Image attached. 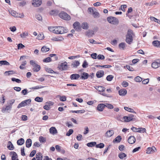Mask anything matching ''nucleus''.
Listing matches in <instances>:
<instances>
[{"label": "nucleus", "mask_w": 160, "mask_h": 160, "mask_svg": "<svg viewBox=\"0 0 160 160\" xmlns=\"http://www.w3.org/2000/svg\"><path fill=\"white\" fill-rule=\"evenodd\" d=\"M114 133V131L113 130H108L106 133V136L108 137H110Z\"/></svg>", "instance_id": "obj_19"}, {"label": "nucleus", "mask_w": 160, "mask_h": 160, "mask_svg": "<svg viewBox=\"0 0 160 160\" xmlns=\"http://www.w3.org/2000/svg\"><path fill=\"white\" fill-rule=\"evenodd\" d=\"M95 88L99 92H103L105 90V88L101 86H96Z\"/></svg>", "instance_id": "obj_23"}, {"label": "nucleus", "mask_w": 160, "mask_h": 160, "mask_svg": "<svg viewBox=\"0 0 160 160\" xmlns=\"http://www.w3.org/2000/svg\"><path fill=\"white\" fill-rule=\"evenodd\" d=\"M7 148L9 149L10 150H12L14 149V147L13 146L10 141L8 142Z\"/></svg>", "instance_id": "obj_29"}, {"label": "nucleus", "mask_w": 160, "mask_h": 160, "mask_svg": "<svg viewBox=\"0 0 160 160\" xmlns=\"http://www.w3.org/2000/svg\"><path fill=\"white\" fill-rule=\"evenodd\" d=\"M156 151V149L154 147H149L147 148L146 153L148 154H150L155 152Z\"/></svg>", "instance_id": "obj_10"}, {"label": "nucleus", "mask_w": 160, "mask_h": 160, "mask_svg": "<svg viewBox=\"0 0 160 160\" xmlns=\"http://www.w3.org/2000/svg\"><path fill=\"white\" fill-rule=\"evenodd\" d=\"M152 45L155 47L160 48V41L158 40L154 41L152 42Z\"/></svg>", "instance_id": "obj_22"}, {"label": "nucleus", "mask_w": 160, "mask_h": 160, "mask_svg": "<svg viewBox=\"0 0 160 160\" xmlns=\"http://www.w3.org/2000/svg\"><path fill=\"white\" fill-rule=\"evenodd\" d=\"M39 141L42 143L44 142H45V138H43L42 136H41L39 138Z\"/></svg>", "instance_id": "obj_64"}, {"label": "nucleus", "mask_w": 160, "mask_h": 160, "mask_svg": "<svg viewBox=\"0 0 160 160\" xmlns=\"http://www.w3.org/2000/svg\"><path fill=\"white\" fill-rule=\"evenodd\" d=\"M105 107V104H99L98 105L97 107V109L98 111L100 112L102 111Z\"/></svg>", "instance_id": "obj_12"}, {"label": "nucleus", "mask_w": 160, "mask_h": 160, "mask_svg": "<svg viewBox=\"0 0 160 160\" xmlns=\"http://www.w3.org/2000/svg\"><path fill=\"white\" fill-rule=\"evenodd\" d=\"M96 67L97 68L100 67L102 68H109L112 67V66L110 65H97L96 66Z\"/></svg>", "instance_id": "obj_44"}, {"label": "nucleus", "mask_w": 160, "mask_h": 160, "mask_svg": "<svg viewBox=\"0 0 160 160\" xmlns=\"http://www.w3.org/2000/svg\"><path fill=\"white\" fill-rule=\"evenodd\" d=\"M74 28L77 30H79L80 29V24L78 22H75L73 24Z\"/></svg>", "instance_id": "obj_14"}, {"label": "nucleus", "mask_w": 160, "mask_h": 160, "mask_svg": "<svg viewBox=\"0 0 160 160\" xmlns=\"http://www.w3.org/2000/svg\"><path fill=\"white\" fill-rule=\"evenodd\" d=\"M56 33L62 34L66 33L68 32V30L63 27H56Z\"/></svg>", "instance_id": "obj_3"}, {"label": "nucleus", "mask_w": 160, "mask_h": 160, "mask_svg": "<svg viewBox=\"0 0 160 160\" xmlns=\"http://www.w3.org/2000/svg\"><path fill=\"white\" fill-rule=\"evenodd\" d=\"M11 153L12 155V160H19L18 158V155L15 152H12Z\"/></svg>", "instance_id": "obj_20"}, {"label": "nucleus", "mask_w": 160, "mask_h": 160, "mask_svg": "<svg viewBox=\"0 0 160 160\" xmlns=\"http://www.w3.org/2000/svg\"><path fill=\"white\" fill-rule=\"evenodd\" d=\"M44 35L43 34H39L37 37V38L38 40H42L43 39Z\"/></svg>", "instance_id": "obj_55"}, {"label": "nucleus", "mask_w": 160, "mask_h": 160, "mask_svg": "<svg viewBox=\"0 0 160 160\" xmlns=\"http://www.w3.org/2000/svg\"><path fill=\"white\" fill-rule=\"evenodd\" d=\"M67 63L66 62L62 63L61 64L59 65L58 68L62 70H66L68 67Z\"/></svg>", "instance_id": "obj_8"}, {"label": "nucleus", "mask_w": 160, "mask_h": 160, "mask_svg": "<svg viewBox=\"0 0 160 160\" xmlns=\"http://www.w3.org/2000/svg\"><path fill=\"white\" fill-rule=\"evenodd\" d=\"M50 133L54 135L57 133V131L55 128L54 127H52L51 128L49 129Z\"/></svg>", "instance_id": "obj_17"}, {"label": "nucleus", "mask_w": 160, "mask_h": 160, "mask_svg": "<svg viewBox=\"0 0 160 160\" xmlns=\"http://www.w3.org/2000/svg\"><path fill=\"white\" fill-rule=\"evenodd\" d=\"M89 75L88 73L84 72L82 73L81 78L82 79H87Z\"/></svg>", "instance_id": "obj_26"}, {"label": "nucleus", "mask_w": 160, "mask_h": 160, "mask_svg": "<svg viewBox=\"0 0 160 160\" xmlns=\"http://www.w3.org/2000/svg\"><path fill=\"white\" fill-rule=\"evenodd\" d=\"M25 106V104L24 101H23L18 105L17 107V108H19Z\"/></svg>", "instance_id": "obj_50"}, {"label": "nucleus", "mask_w": 160, "mask_h": 160, "mask_svg": "<svg viewBox=\"0 0 160 160\" xmlns=\"http://www.w3.org/2000/svg\"><path fill=\"white\" fill-rule=\"evenodd\" d=\"M15 100L14 99L10 100L8 101V105L12 107V106Z\"/></svg>", "instance_id": "obj_58"}, {"label": "nucleus", "mask_w": 160, "mask_h": 160, "mask_svg": "<svg viewBox=\"0 0 160 160\" xmlns=\"http://www.w3.org/2000/svg\"><path fill=\"white\" fill-rule=\"evenodd\" d=\"M81 27L84 29H87L88 28V24L86 22L82 23L81 26Z\"/></svg>", "instance_id": "obj_27"}, {"label": "nucleus", "mask_w": 160, "mask_h": 160, "mask_svg": "<svg viewBox=\"0 0 160 160\" xmlns=\"http://www.w3.org/2000/svg\"><path fill=\"white\" fill-rule=\"evenodd\" d=\"M12 81H15L18 83H20L21 82V81L20 80L18 79H17L14 78H12Z\"/></svg>", "instance_id": "obj_62"}, {"label": "nucleus", "mask_w": 160, "mask_h": 160, "mask_svg": "<svg viewBox=\"0 0 160 160\" xmlns=\"http://www.w3.org/2000/svg\"><path fill=\"white\" fill-rule=\"evenodd\" d=\"M26 147L29 148L32 145V140L30 139H28L26 142Z\"/></svg>", "instance_id": "obj_25"}, {"label": "nucleus", "mask_w": 160, "mask_h": 160, "mask_svg": "<svg viewBox=\"0 0 160 160\" xmlns=\"http://www.w3.org/2000/svg\"><path fill=\"white\" fill-rule=\"evenodd\" d=\"M27 61H25L22 62L21 65L20 66L19 68L21 69H24V68L23 67V66H25L27 64Z\"/></svg>", "instance_id": "obj_46"}, {"label": "nucleus", "mask_w": 160, "mask_h": 160, "mask_svg": "<svg viewBox=\"0 0 160 160\" xmlns=\"http://www.w3.org/2000/svg\"><path fill=\"white\" fill-rule=\"evenodd\" d=\"M134 115L130 114L128 116H124L122 118V120L125 122H129L133 120Z\"/></svg>", "instance_id": "obj_7"}, {"label": "nucleus", "mask_w": 160, "mask_h": 160, "mask_svg": "<svg viewBox=\"0 0 160 160\" xmlns=\"http://www.w3.org/2000/svg\"><path fill=\"white\" fill-rule=\"evenodd\" d=\"M59 12L57 10H52L50 12V13L51 15H57Z\"/></svg>", "instance_id": "obj_43"}, {"label": "nucleus", "mask_w": 160, "mask_h": 160, "mask_svg": "<svg viewBox=\"0 0 160 160\" xmlns=\"http://www.w3.org/2000/svg\"><path fill=\"white\" fill-rule=\"evenodd\" d=\"M88 64L87 61L86 60H85L83 63L82 67L83 68H86L88 67Z\"/></svg>", "instance_id": "obj_59"}, {"label": "nucleus", "mask_w": 160, "mask_h": 160, "mask_svg": "<svg viewBox=\"0 0 160 160\" xmlns=\"http://www.w3.org/2000/svg\"><path fill=\"white\" fill-rule=\"evenodd\" d=\"M27 2L25 1H21L19 3V6L20 7H23L26 5Z\"/></svg>", "instance_id": "obj_52"}, {"label": "nucleus", "mask_w": 160, "mask_h": 160, "mask_svg": "<svg viewBox=\"0 0 160 160\" xmlns=\"http://www.w3.org/2000/svg\"><path fill=\"white\" fill-rule=\"evenodd\" d=\"M41 0H33L32 4V5L35 7H38L42 4Z\"/></svg>", "instance_id": "obj_9"}, {"label": "nucleus", "mask_w": 160, "mask_h": 160, "mask_svg": "<svg viewBox=\"0 0 160 160\" xmlns=\"http://www.w3.org/2000/svg\"><path fill=\"white\" fill-rule=\"evenodd\" d=\"M28 35V32H25L20 34V36L22 38H25Z\"/></svg>", "instance_id": "obj_41"}, {"label": "nucleus", "mask_w": 160, "mask_h": 160, "mask_svg": "<svg viewBox=\"0 0 160 160\" xmlns=\"http://www.w3.org/2000/svg\"><path fill=\"white\" fill-rule=\"evenodd\" d=\"M138 129H139L138 130V132L143 133L144 132H145L146 129L145 128H140Z\"/></svg>", "instance_id": "obj_61"}, {"label": "nucleus", "mask_w": 160, "mask_h": 160, "mask_svg": "<svg viewBox=\"0 0 160 160\" xmlns=\"http://www.w3.org/2000/svg\"><path fill=\"white\" fill-rule=\"evenodd\" d=\"M96 144V142H92L88 143L87 144V145L89 147H92L95 145Z\"/></svg>", "instance_id": "obj_48"}, {"label": "nucleus", "mask_w": 160, "mask_h": 160, "mask_svg": "<svg viewBox=\"0 0 160 160\" xmlns=\"http://www.w3.org/2000/svg\"><path fill=\"white\" fill-rule=\"evenodd\" d=\"M104 146V145L103 143H100L99 144L96 145V147L97 148H103Z\"/></svg>", "instance_id": "obj_51"}, {"label": "nucleus", "mask_w": 160, "mask_h": 160, "mask_svg": "<svg viewBox=\"0 0 160 160\" xmlns=\"http://www.w3.org/2000/svg\"><path fill=\"white\" fill-rule=\"evenodd\" d=\"M107 20L109 23L113 25H118L119 23V20L116 18L113 17H108Z\"/></svg>", "instance_id": "obj_2"}, {"label": "nucleus", "mask_w": 160, "mask_h": 160, "mask_svg": "<svg viewBox=\"0 0 160 160\" xmlns=\"http://www.w3.org/2000/svg\"><path fill=\"white\" fill-rule=\"evenodd\" d=\"M122 139L121 137L120 136H118L115 138L113 140V142H115L117 143L119 142Z\"/></svg>", "instance_id": "obj_32"}, {"label": "nucleus", "mask_w": 160, "mask_h": 160, "mask_svg": "<svg viewBox=\"0 0 160 160\" xmlns=\"http://www.w3.org/2000/svg\"><path fill=\"white\" fill-rule=\"evenodd\" d=\"M122 85L123 87L125 88L128 86V83L127 82L124 81L122 82Z\"/></svg>", "instance_id": "obj_54"}, {"label": "nucleus", "mask_w": 160, "mask_h": 160, "mask_svg": "<svg viewBox=\"0 0 160 160\" xmlns=\"http://www.w3.org/2000/svg\"><path fill=\"white\" fill-rule=\"evenodd\" d=\"M36 158L37 160H42V154L40 152H38L37 153Z\"/></svg>", "instance_id": "obj_28"}, {"label": "nucleus", "mask_w": 160, "mask_h": 160, "mask_svg": "<svg viewBox=\"0 0 160 160\" xmlns=\"http://www.w3.org/2000/svg\"><path fill=\"white\" fill-rule=\"evenodd\" d=\"M160 67V59L155 60L152 64V67L154 68H157Z\"/></svg>", "instance_id": "obj_6"}, {"label": "nucleus", "mask_w": 160, "mask_h": 160, "mask_svg": "<svg viewBox=\"0 0 160 160\" xmlns=\"http://www.w3.org/2000/svg\"><path fill=\"white\" fill-rule=\"evenodd\" d=\"M8 12H9L10 14H11L12 16L15 17H20L19 16L20 14L16 12L14 10H9Z\"/></svg>", "instance_id": "obj_11"}, {"label": "nucleus", "mask_w": 160, "mask_h": 160, "mask_svg": "<svg viewBox=\"0 0 160 160\" xmlns=\"http://www.w3.org/2000/svg\"><path fill=\"white\" fill-rule=\"evenodd\" d=\"M52 61L50 57H48L43 60V61L45 62H48Z\"/></svg>", "instance_id": "obj_53"}, {"label": "nucleus", "mask_w": 160, "mask_h": 160, "mask_svg": "<svg viewBox=\"0 0 160 160\" xmlns=\"http://www.w3.org/2000/svg\"><path fill=\"white\" fill-rule=\"evenodd\" d=\"M97 58L98 59L103 60L104 58V56L103 55L99 54L97 56Z\"/></svg>", "instance_id": "obj_60"}, {"label": "nucleus", "mask_w": 160, "mask_h": 160, "mask_svg": "<svg viewBox=\"0 0 160 160\" xmlns=\"http://www.w3.org/2000/svg\"><path fill=\"white\" fill-rule=\"evenodd\" d=\"M92 14L94 18H98L99 17V13L95 11H94V12L92 13Z\"/></svg>", "instance_id": "obj_42"}, {"label": "nucleus", "mask_w": 160, "mask_h": 160, "mask_svg": "<svg viewBox=\"0 0 160 160\" xmlns=\"http://www.w3.org/2000/svg\"><path fill=\"white\" fill-rule=\"evenodd\" d=\"M135 138L134 136H131L129 137L128 139V142L129 143L131 144L134 143L135 142Z\"/></svg>", "instance_id": "obj_13"}, {"label": "nucleus", "mask_w": 160, "mask_h": 160, "mask_svg": "<svg viewBox=\"0 0 160 160\" xmlns=\"http://www.w3.org/2000/svg\"><path fill=\"white\" fill-rule=\"evenodd\" d=\"M79 62L78 61H75L72 64L71 66L74 68H77L80 65Z\"/></svg>", "instance_id": "obj_24"}, {"label": "nucleus", "mask_w": 160, "mask_h": 160, "mask_svg": "<svg viewBox=\"0 0 160 160\" xmlns=\"http://www.w3.org/2000/svg\"><path fill=\"white\" fill-rule=\"evenodd\" d=\"M43 99L42 98L37 97L35 98V100L37 102H41L42 101Z\"/></svg>", "instance_id": "obj_47"}, {"label": "nucleus", "mask_w": 160, "mask_h": 160, "mask_svg": "<svg viewBox=\"0 0 160 160\" xmlns=\"http://www.w3.org/2000/svg\"><path fill=\"white\" fill-rule=\"evenodd\" d=\"M71 112L72 113H83L85 112V110H82L77 111H71Z\"/></svg>", "instance_id": "obj_36"}, {"label": "nucleus", "mask_w": 160, "mask_h": 160, "mask_svg": "<svg viewBox=\"0 0 160 160\" xmlns=\"http://www.w3.org/2000/svg\"><path fill=\"white\" fill-rule=\"evenodd\" d=\"M118 93L120 95L124 96L126 94L127 91L125 89H121L119 91Z\"/></svg>", "instance_id": "obj_15"}, {"label": "nucleus", "mask_w": 160, "mask_h": 160, "mask_svg": "<svg viewBox=\"0 0 160 160\" xmlns=\"http://www.w3.org/2000/svg\"><path fill=\"white\" fill-rule=\"evenodd\" d=\"M12 108V107H11L10 106H9V105H8V106H6V107H3L2 108V112H4L6 110H8L11 109Z\"/></svg>", "instance_id": "obj_38"}, {"label": "nucleus", "mask_w": 160, "mask_h": 160, "mask_svg": "<svg viewBox=\"0 0 160 160\" xmlns=\"http://www.w3.org/2000/svg\"><path fill=\"white\" fill-rule=\"evenodd\" d=\"M125 43L124 42H122L120 43L118 45L119 48L122 50H124L125 48Z\"/></svg>", "instance_id": "obj_34"}, {"label": "nucleus", "mask_w": 160, "mask_h": 160, "mask_svg": "<svg viewBox=\"0 0 160 160\" xmlns=\"http://www.w3.org/2000/svg\"><path fill=\"white\" fill-rule=\"evenodd\" d=\"M44 86H36L34 87H32L31 88H30V89H32V90H36L38 89H41L42 88H43L44 87Z\"/></svg>", "instance_id": "obj_39"}, {"label": "nucleus", "mask_w": 160, "mask_h": 160, "mask_svg": "<svg viewBox=\"0 0 160 160\" xmlns=\"http://www.w3.org/2000/svg\"><path fill=\"white\" fill-rule=\"evenodd\" d=\"M60 100L62 101H65L66 100V97L64 96H60Z\"/></svg>", "instance_id": "obj_63"}, {"label": "nucleus", "mask_w": 160, "mask_h": 160, "mask_svg": "<svg viewBox=\"0 0 160 160\" xmlns=\"http://www.w3.org/2000/svg\"><path fill=\"white\" fill-rule=\"evenodd\" d=\"M30 64L33 66L32 70L34 72H37L40 69V66L37 64L35 61L32 60H30Z\"/></svg>", "instance_id": "obj_1"}, {"label": "nucleus", "mask_w": 160, "mask_h": 160, "mask_svg": "<svg viewBox=\"0 0 160 160\" xmlns=\"http://www.w3.org/2000/svg\"><path fill=\"white\" fill-rule=\"evenodd\" d=\"M133 41L132 33L131 32H128L126 36V42L129 44H131Z\"/></svg>", "instance_id": "obj_5"}, {"label": "nucleus", "mask_w": 160, "mask_h": 160, "mask_svg": "<svg viewBox=\"0 0 160 160\" xmlns=\"http://www.w3.org/2000/svg\"><path fill=\"white\" fill-rule=\"evenodd\" d=\"M59 17L64 20H69L71 19L70 16L66 12H62L59 14Z\"/></svg>", "instance_id": "obj_4"}, {"label": "nucleus", "mask_w": 160, "mask_h": 160, "mask_svg": "<svg viewBox=\"0 0 160 160\" xmlns=\"http://www.w3.org/2000/svg\"><path fill=\"white\" fill-rule=\"evenodd\" d=\"M124 109L128 112H131L136 113V112L134 111V110L132 109L129 107H124Z\"/></svg>", "instance_id": "obj_30"}, {"label": "nucleus", "mask_w": 160, "mask_h": 160, "mask_svg": "<svg viewBox=\"0 0 160 160\" xmlns=\"http://www.w3.org/2000/svg\"><path fill=\"white\" fill-rule=\"evenodd\" d=\"M113 78V76L112 75H109L106 77V79L107 81H111Z\"/></svg>", "instance_id": "obj_49"}, {"label": "nucleus", "mask_w": 160, "mask_h": 160, "mask_svg": "<svg viewBox=\"0 0 160 160\" xmlns=\"http://www.w3.org/2000/svg\"><path fill=\"white\" fill-rule=\"evenodd\" d=\"M24 142V140L22 138H21L17 141V144L19 145H22Z\"/></svg>", "instance_id": "obj_31"}, {"label": "nucleus", "mask_w": 160, "mask_h": 160, "mask_svg": "<svg viewBox=\"0 0 160 160\" xmlns=\"http://www.w3.org/2000/svg\"><path fill=\"white\" fill-rule=\"evenodd\" d=\"M104 75V72L102 70H100L97 72L96 76L98 78H100L103 76Z\"/></svg>", "instance_id": "obj_16"}, {"label": "nucleus", "mask_w": 160, "mask_h": 160, "mask_svg": "<svg viewBox=\"0 0 160 160\" xmlns=\"http://www.w3.org/2000/svg\"><path fill=\"white\" fill-rule=\"evenodd\" d=\"M150 19L151 20L154 21V22L160 24V20L157 19L155 17H150Z\"/></svg>", "instance_id": "obj_40"}, {"label": "nucleus", "mask_w": 160, "mask_h": 160, "mask_svg": "<svg viewBox=\"0 0 160 160\" xmlns=\"http://www.w3.org/2000/svg\"><path fill=\"white\" fill-rule=\"evenodd\" d=\"M142 80V78L139 76L136 77L134 79V80L136 82H140Z\"/></svg>", "instance_id": "obj_56"}, {"label": "nucleus", "mask_w": 160, "mask_h": 160, "mask_svg": "<svg viewBox=\"0 0 160 160\" xmlns=\"http://www.w3.org/2000/svg\"><path fill=\"white\" fill-rule=\"evenodd\" d=\"M56 27H50L48 28L49 30L54 33H56Z\"/></svg>", "instance_id": "obj_37"}, {"label": "nucleus", "mask_w": 160, "mask_h": 160, "mask_svg": "<svg viewBox=\"0 0 160 160\" xmlns=\"http://www.w3.org/2000/svg\"><path fill=\"white\" fill-rule=\"evenodd\" d=\"M80 77V75L77 74H72L70 77L71 80L78 79Z\"/></svg>", "instance_id": "obj_18"}, {"label": "nucleus", "mask_w": 160, "mask_h": 160, "mask_svg": "<svg viewBox=\"0 0 160 160\" xmlns=\"http://www.w3.org/2000/svg\"><path fill=\"white\" fill-rule=\"evenodd\" d=\"M9 63L6 61H0V66L2 65H9Z\"/></svg>", "instance_id": "obj_33"}, {"label": "nucleus", "mask_w": 160, "mask_h": 160, "mask_svg": "<svg viewBox=\"0 0 160 160\" xmlns=\"http://www.w3.org/2000/svg\"><path fill=\"white\" fill-rule=\"evenodd\" d=\"M73 132V131L72 129H69L68 132L66 133V135L67 136H69Z\"/></svg>", "instance_id": "obj_57"}, {"label": "nucleus", "mask_w": 160, "mask_h": 160, "mask_svg": "<svg viewBox=\"0 0 160 160\" xmlns=\"http://www.w3.org/2000/svg\"><path fill=\"white\" fill-rule=\"evenodd\" d=\"M118 156L120 159H125V158L127 157V155L124 153L121 152L119 153Z\"/></svg>", "instance_id": "obj_21"}, {"label": "nucleus", "mask_w": 160, "mask_h": 160, "mask_svg": "<svg viewBox=\"0 0 160 160\" xmlns=\"http://www.w3.org/2000/svg\"><path fill=\"white\" fill-rule=\"evenodd\" d=\"M41 50L42 52L45 53L49 50V48L44 46L42 48Z\"/></svg>", "instance_id": "obj_35"}, {"label": "nucleus", "mask_w": 160, "mask_h": 160, "mask_svg": "<svg viewBox=\"0 0 160 160\" xmlns=\"http://www.w3.org/2000/svg\"><path fill=\"white\" fill-rule=\"evenodd\" d=\"M105 107H106L110 109H112L113 108V106L112 104L108 103L105 104Z\"/></svg>", "instance_id": "obj_45"}]
</instances>
